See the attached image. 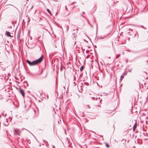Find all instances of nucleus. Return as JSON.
Listing matches in <instances>:
<instances>
[{
	"mask_svg": "<svg viewBox=\"0 0 148 148\" xmlns=\"http://www.w3.org/2000/svg\"><path fill=\"white\" fill-rule=\"evenodd\" d=\"M141 39L143 41H145L148 40V37L146 38L145 36L142 37Z\"/></svg>",
	"mask_w": 148,
	"mask_h": 148,
	"instance_id": "obj_5",
	"label": "nucleus"
},
{
	"mask_svg": "<svg viewBox=\"0 0 148 148\" xmlns=\"http://www.w3.org/2000/svg\"><path fill=\"white\" fill-rule=\"evenodd\" d=\"M14 133L15 135H19V132L16 130H14Z\"/></svg>",
	"mask_w": 148,
	"mask_h": 148,
	"instance_id": "obj_7",
	"label": "nucleus"
},
{
	"mask_svg": "<svg viewBox=\"0 0 148 148\" xmlns=\"http://www.w3.org/2000/svg\"><path fill=\"white\" fill-rule=\"evenodd\" d=\"M77 56H76V58H77Z\"/></svg>",
	"mask_w": 148,
	"mask_h": 148,
	"instance_id": "obj_36",
	"label": "nucleus"
},
{
	"mask_svg": "<svg viewBox=\"0 0 148 148\" xmlns=\"http://www.w3.org/2000/svg\"><path fill=\"white\" fill-rule=\"evenodd\" d=\"M117 56H120V55L119 54H118V55H117Z\"/></svg>",
	"mask_w": 148,
	"mask_h": 148,
	"instance_id": "obj_34",
	"label": "nucleus"
},
{
	"mask_svg": "<svg viewBox=\"0 0 148 148\" xmlns=\"http://www.w3.org/2000/svg\"><path fill=\"white\" fill-rule=\"evenodd\" d=\"M86 107L88 108H90L88 105H87L86 106Z\"/></svg>",
	"mask_w": 148,
	"mask_h": 148,
	"instance_id": "obj_18",
	"label": "nucleus"
},
{
	"mask_svg": "<svg viewBox=\"0 0 148 148\" xmlns=\"http://www.w3.org/2000/svg\"><path fill=\"white\" fill-rule=\"evenodd\" d=\"M106 146L107 148H109L110 147V146H109V145L107 143H106Z\"/></svg>",
	"mask_w": 148,
	"mask_h": 148,
	"instance_id": "obj_12",
	"label": "nucleus"
},
{
	"mask_svg": "<svg viewBox=\"0 0 148 148\" xmlns=\"http://www.w3.org/2000/svg\"><path fill=\"white\" fill-rule=\"evenodd\" d=\"M18 36H19V35H18Z\"/></svg>",
	"mask_w": 148,
	"mask_h": 148,
	"instance_id": "obj_48",
	"label": "nucleus"
},
{
	"mask_svg": "<svg viewBox=\"0 0 148 148\" xmlns=\"http://www.w3.org/2000/svg\"><path fill=\"white\" fill-rule=\"evenodd\" d=\"M73 83L75 84V82H74Z\"/></svg>",
	"mask_w": 148,
	"mask_h": 148,
	"instance_id": "obj_29",
	"label": "nucleus"
},
{
	"mask_svg": "<svg viewBox=\"0 0 148 148\" xmlns=\"http://www.w3.org/2000/svg\"><path fill=\"white\" fill-rule=\"evenodd\" d=\"M114 60H113V62H114Z\"/></svg>",
	"mask_w": 148,
	"mask_h": 148,
	"instance_id": "obj_44",
	"label": "nucleus"
},
{
	"mask_svg": "<svg viewBox=\"0 0 148 148\" xmlns=\"http://www.w3.org/2000/svg\"><path fill=\"white\" fill-rule=\"evenodd\" d=\"M26 86H29V85H28V84L27 83V82H26Z\"/></svg>",
	"mask_w": 148,
	"mask_h": 148,
	"instance_id": "obj_20",
	"label": "nucleus"
},
{
	"mask_svg": "<svg viewBox=\"0 0 148 148\" xmlns=\"http://www.w3.org/2000/svg\"><path fill=\"white\" fill-rule=\"evenodd\" d=\"M47 11L51 15V12L49 9H47Z\"/></svg>",
	"mask_w": 148,
	"mask_h": 148,
	"instance_id": "obj_10",
	"label": "nucleus"
},
{
	"mask_svg": "<svg viewBox=\"0 0 148 148\" xmlns=\"http://www.w3.org/2000/svg\"><path fill=\"white\" fill-rule=\"evenodd\" d=\"M135 124H136L135 123L133 127V131H135L136 128V127L137 126V125H136Z\"/></svg>",
	"mask_w": 148,
	"mask_h": 148,
	"instance_id": "obj_9",
	"label": "nucleus"
},
{
	"mask_svg": "<svg viewBox=\"0 0 148 148\" xmlns=\"http://www.w3.org/2000/svg\"><path fill=\"white\" fill-rule=\"evenodd\" d=\"M136 33L134 35V37H135L136 36Z\"/></svg>",
	"mask_w": 148,
	"mask_h": 148,
	"instance_id": "obj_25",
	"label": "nucleus"
},
{
	"mask_svg": "<svg viewBox=\"0 0 148 148\" xmlns=\"http://www.w3.org/2000/svg\"><path fill=\"white\" fill-rule=\"evenodd\" d=\"M134 147L135 148V146H134Z\"/></svg>",
	"mask_w": 148,
	"mask_h": 148,
	"instance_id": "obj_47",
	"label": "nucleus"
},
{
	"mask_svg": "<svg viewBox=\"0 0 148 148\" xmlns=\"http://www.w3.org/2000/svg\"><path fill=\"white\" fill-rule=\"evenodd\" d=\"M72 67L73 68V65H72Z\"/></svg>",
	"mask_w": 148,
	"mask_h": 148,
	"instance_id": "obj_49",
	"label": "nucleus"
},
{
	"mask_svg": "<svg viewBox=\"0 0 148 148\" xmlns=\"http://www.w3.org/2000/svg\"><path fill=\"white\" fill-rule=\"evenodd\" d=\"M19 92H20V93H21V94L22 95V96L23 97H24L25 95V93L24 90L23 89H22L21 88H19Z\"/></svg>",
	"mask_w": 148,
	"mask_h": 148,
	"instance_id": "obj_3",
	"label": "nucleus"
},
{
	"mask_svg": "<svg viewBox=\"0 0 148 148\" xmlns=\"http://www.w3.org/2000/svg\"><path fill=\"white\" fill-rule=\"evenodd\" d=\"M123 77H120V81H121L123 79Z\"/></svg>",
	"mask_w": 148,
	"mask_h": 148,
	"instance_id": "obj_15",
	"label": "nucleus"
},
{
	"mask_svg": "<svg viewBox=\"0 0 148 148\" xmlns=\"http://www.w3.org/2000/svg\"><path fill=\"white\" fill-rule=\"evenodd\" d=\"M22 56V58L23 59V56Z\"/></svg>",
	"mask_w": 148,
	"mask_h": 148,
	"instance_id": "obj_46",
	"label": "nucleus"
},
{
	"mask_svg": "<svg viewBox=\"0 0 148 148\" xmlns=\"http://www.w3.org/2000/svg\"><path fill=\"white\" fill-rule=\"evenodd\" d=\"M65 7L66 8V6H65Z\"/></svg>",
	"mask_w": 148,
	"mask_h": 148,
	"instance_id": "obj_53",
	"label": "nucleus"
},
{
	"mask_svg": "<svg viewBox=\"0 0 148 148\" xmlns=\"http://www.w3.org/2000/svg\"><path fill=\"white\" fill-rule=\"evenodd\" d=\"M132 69V68L131 69H129L128 71V72H130L131 73V71Z\"/></svg>",
	"mask_w": 148,
	"mask_h": 148,
	"instance_id": "obj_14",
	"label": "nucleus"
},
{
	"mask_svg": "<svg viewBox=\"0 0 148 148\" xmlns=\"http://www.w3.org/2000/svg\"><path fill=\"white\" fill-rule=\"evenodd\" d=\"M100 38V39H103V38Z\"/></svg>",
	"mask_w": 148,
	"mask_h": 148,
	"instance_id": "obj_38",
	"label": "nucleus"
},
{
	"mask_svg": "<svg viewBox=\"0 0 148 148\" xmlns=\"http://www.w3.org/2000/svg\"><path fill=\"white\" fill-rule=\"evenodd\" d=\"M53 148H55V146L53 145Z\"/></svg>",
	"mask_w": 148,
	"mask_h": 148,
	"instance_id": "obj_28",
	"label": "nucleus"
},
{
	"mask_svg": "<svg viewBox=\"0 0 148 148\" xmlns=\"http://www.w3.org/2000/svg\"><path fill=\"white\" fill-rule=\"evenodd\" d=\"M84 12H83V14H84Z\"/></svg>",
	"mask_w": 148,
	"mask_h": 148,
	"instance_id": "obj_41",
	"label": "nucleus"
},
{
	"mask_svg": "<svg viewBox=\"0 0 148 148\" xmlns=\"http://www.w3.org/2000/svg\"><path fill=\"white\" fill-rule=\"evenodd\" d=\"M136 35H137V38H138L139 37V34H138V33L137 32L136 33Z\"/></svg>",
	"mask_w": 148,
	"mask_h": 148,
	"instance_id": "obj_16",
	"label": "nucleus"
},
{
	"mask_svg": "<svg viewBox=\"0 0 148 148\" xmlns=\"http://www.w3.org/2000/svg\"><path fill=\"white\" fill-rule=\"evenodd\" d=\"M75 30H77L76 32H77V31L78 30V29H77H77H73V30H74V31H75Z\"/></svg>",
	"mask_w": 148,
	"mask_h": 148,
	"instance_id": "obj_17",
	"label": "nucleus"
},
{
	"mask_svg": "<svg viewBox=\"0 0 148 148\" xmlns=\"http://www.w3.org/2000/svg\"><path fill=\"white\" fill-rule=\"evenodd\" d=\"M144 61L147 64L148 63V56H145Z\"/></svg>",
	"mask_w": 148,
	"mask_h": 148,
	"instance_id": "obj_4",
	"label": "nucleus"
},
{
	"mask_svg": "<svg viewBox=\"0 0 148 148\" xmlns=\"http://www.w3.org/2000/svg\"><path fill=\"white\" fill-rule=\"evenodd\" d=\"M95 99V97H93L92 98V99L93 100H94Z\"/></svg>",
	"mask_w": 148,
	"mask_h": 148,
	"instance_id": "obj_22",
	"label": "nucleus"
},
{
	"mask_svg": "<svg viewBox=\"0 0 148 148\" xmlns=\"http://www.w3.org/2000/svg\"><path fill=\"white\" fill-rule=\"evenodd\" d=\"M127 72H124L121 75V77H123V78H124L125 76L126 75H127Z\"/></svg>",
	"mask_w": 148,
	"mask_h": 148,
	"instance_id": "obj_8",
	"label": "nucleus"
},
{
	"mask_svg": "<svg viewBox=\"0 0 148 148\" xmlns=\"http://www.w3.org/2000/svg\"><path fill=\"white\" fill-rule=\"evenodd\" d=\"M39 94H40V96H41V93L40 92H39Z\"/></svg>",
	"mask_w": 148,
	"mask_h": 148,
	"instance_id": "obj_26",
	"label": "nucleus"
},
{
	"mask_svg": "<svg viewBox=\"0 0 148 148\" xmlns=\"http://www.w3.org/2000/svg\"><path fill=\"white\" fill-rule=\"evenodd\" d=\"M84 68V66L83 65L82 66L80 69V71H82L83 70Z\"/></svg>",
	"mask_w": 148,
	"mask_h": 148,
	"instance_id": "obj_11",
	"label": "nucleus"
},
{
	"mask_svg": "<svg viewBox=\"0 0 148 148\" xmlns=\"http://www.w3.org/2000/svg\"><path fill=\"white\" fill-rule=\"evenodd\" d=\"M118 56H116V58H117V57H118Z\"/></svg>",
	"mask_w": 148,
	"mask_h": 148,
	"instance_id": "obj_39",
	"label": "nucleus"
},
{
	"mask_svg": "<svg viewBox=\"0 0 148 148\" xmlns=\"http://www.w3.org/2000/svg\"><path fill=\"white\" fill-rule=\"evenodd\" d=\"M6 120H7V121H8V119H6Z\"/></svg>",
	"mask_w": 148,
	"mask_h": 148,
	"instance_id": "obj_43",
	"label": "nucleus"
},
{
	"mask_svg": "<svg viewBox=\"0 0 148 148\" xmlns=\"http://www.w3.org/2000/svg\"><path fill=\"white\" fill-rule=\"evenodd\" d=\"M85 56H84V58L85 60Z\"/></svg>",
	"mask_w": 148,
	"mask_h": 148,
	"instance_id": "obj_31",
	"label": "nucleus"
},
{
	"mask_svg": "<svg viewBox=\"0 0 148 148\" xmlns=\"http://www.w3.org/2000/svg\"><path fill=\"white\" fill-rule=\"evenodd\" d=\"M95 60V61L96 62H97V63L98 64V62H97V60H96V59H95V60Z\"/></svg>",
	"mask_w": 148,
	"mask_h": 148,
	"instance_id": "obj_21",
	"label": "nucleus"
},
{
	"mask_svg": "<svg viewBox=\"0 0 148 148\" xmlns=\"http://www.w3.org/2000/svg\"><path fill=\"white\" fill-rule=\"evenodd\" d=\"M109 59H110V57H109Z\"/></svg>",
	"mask_w": 148,
	"mask_h": 148,
	"instance_id": "obj_40",
	"label": "nucleus"
},
{
	"mask_svg": "<svg viewBox=\"0 0 148 148\" xmlns=\"http://www.w3.org/2000/svg\"><path fill=\"white\" fill-rule=\"evenodd\" d=\"M57 94H58V92H57Z\"/></svg>",
	"mask_w": 148,
	"mask_h": 148,
	"instance_id": "obj_50",
	"label": "nucleus"
},
{
	"mask_svg": "<svg viewBox=\"0 0 148 148\" xmlns=\"http://www.w3.org/2000/svg\"><path fill=\"white\" fill-rule=\"evenodd\" d=\"M89 56H86V58H89Z\"/></svg>",
	"mask_w": 148,
	"mask_h": 148,
	"instance_id": "obj_24",
	"label": "nucleus"
},
{
	"mask_svg": "<svg viewBox=\"0 0 148 148\" xmlns=\"http://www.w3.org/2000/svg\"><path fill=\"white\" fill-rule=\"evenodd\" d=\"M43 58L44 56H41L39 58L31 62L28 60H27L26 61L30 66H32L40 63L42 61Z\"/></svg>",
	"mask_w": 148,
	"mask_h": 148,
	"instance_id": "obj_1",
	"label": "nucleus"
},
{
	"mask_svg": "<svg viewBox=\"0 0 148 148\" xmlns=\"http://www.w3.org/2000/svg\"><path fill=\"white\" fill-rule=\"evenodd\" d=\"M101 137H103V136H101Z\"/></svg>",
	"mask_w": 148,
	"mask_h": 148,
	"instance_id": "obj_52",
	"label": "nucleus"
},
{
	"mask_svg": "<svg viewBox=\"0 0 148 148\" xmlns=\"http://www.w3.org/2000/svg\"><path fill=\"white\" fill-rule=\"evenodd\" d=\"M101 62V64H102V63L101 62Z\"/></svg>",
	"mask_w": 148,
	"mask_h": 148,
	"instance_id": "obj_37",
	"label": "nucleus"
},
{
	"mask_svg": "<svg viewBox=\"0 0 148 148\" xmlns=\"http://www.w3.org/2000/svg\"><path fill=\"white\" fill-rule=\"evenodd\" d=\"M82 16L83 17H84V16L83 15H82Z\"/></svg>",
	"mask_w": 148,
	"mask_h": 148,
	"instance_id": "obj_32",
	"label": "nucleus"
},
{
	"mask_svg": "<svg viewBox=\"0 0 148 148\" xmlns=\"http://www.w3.org/2000/svg\"><path fill=\"white\" fill-rule=\"evenodd\" d=\"M84 84H85L86 85H88V84L87 83H84Z\"/></svg>",
	"mask_w": 148,
	"mask_h": 148,
	"instance_id": "obj_19",
	"label": "nucleus"
},
{
	"mask_svg": "<svg viewBox=\"0 0 148 148\" xmlns=\"http://www.w3.org/2000/svg\"><path fill=\"white\" fill-rule=\"evenodd\" d=\"M34 137H35V138H36V140H37L36 138V137H35L34 136Z\"/></svg>",
	"mask_w": 148,
	"mask_h": 148,
	"instance_id": "obj_33",
	"label": "nucleus"
},
{
	"mask_svg": "<svg viewBox=\"0 0 148 148\" xmlns=\"http://www.w3.org/2000/svg\"><path fill=\"white\" fill-rule=\"evenodd\" d=\"M94 57V56H92V57H91L90 58H91V60L90 61L91 62H93V60H92V57Z\"/></svg>",
	"mask_w": 148,
	"mask_h": 148,
	"instance_id": "obj_13",
	"label": "nucleus"
},
{
	"mask_svg": "<svg viewBox=\"0 0 148 148\" xmlns=\"http://www.w3.org/2000/svg\"><path fill=\"white\" fill-rule=\"evenodd\" d=\"M92 66V68H93V66Z\"/></svg>",
	"mask_w": 148,
	"mask_h": 148,
	"instance_id": "obj_45",
	"label": "nucleus"
},
{
	"mask_svg": "<svg viewBox=\"0 0 148 148\" xmlns=\"http://www.w3.org/2000/svg\"><path fill=\"white\" fill-rule=\"evenodd\" d=\"M91 64H92V63H91Z\"/></svg>",
	"mask_w": 148,
	"mask_h": 148,
	"instance_id": "obj_51",
	"label": "nucleus"
},
{
	"mask_svg": "<svg viewBox=\"0 0 148 148\" xmlns=\"http://www.w3.org/2000/svg\"><path fill=\"white\" fill-rule=\"evenodd\" d=\"M142 27L143 28H145V29H146V27L145 28H144V27L143 26H142Z\"/></svg>",
	"mask_w": 148,
	"mask_h": 148,
	"instance_id": "obj_27",
	"label": "nucleus"
},
{
	"mask_svg": "<svg viewBox=\"0 0 148 148\" xmlns=\"http://www.w3.org/2000/svg\"><path fill=\"white\" fill-rule=\"evenodd\" d=\"M40 101H40V100H39V102H40Z\"/></svg>",
	"mask_w": 148,
	"mask_h": 148,
	"instance_id": "obj_35",
	"label": "nucleus"
},
{
	"mask_svg": "<svg viewBox=\"0 0 148 148\" xmlns=\"http://www.w3.org/2000/svg\"><path fill=\"white\" fill-rule=\"evenodd\" d=\"M60 69L61 70H62V68L61 67L60 68Z\"/></svg>",
	"mask_w": 148,
	"mask_h": 148,
	"instance_id": "obj_30",
	"label": "nucleus"
},
{
	"mask_svg": "<svg viewBox=\"0 0 148 148\" xmlns=\"http://www.w3.org/2000/svg\"><path fill=\"white\" fill-rule=\"evenodd\" d=\"M113 126L114 127V131L115 130V127H114V125Z\"/></svg>",
	"mask_w": 148,
	"mask_h": 148,
	"instance_id": "obj_23",
	"label": "nucleus"
},
{
	"mask_svg": "<svg viewBox=\"0 0 148 148\" xmlns=\"http://www.w3.org/2000/svg\"><path fill=\"white\" fill-rule=\"evenodd\" d=\"M98 78L101 80L103 79L104 78V75L103 73L102 72H100L97 74Z\"/></svg>",
	"mask_w": 148,
	"mask_h": 148,
	"instance_id": "obj_2",
	"label": "nucleus"
},
{
	"mask_svg": "<svg viewBox=\"0 0 148 148\" xmlns=\"http://www.w3.org/2000/svg\"><path fill=\"white\" fill-rule=\"evenodd\" d=\"M90 26H91V27H92V25H90Z\"/></svg>",
	"mask_w": 148,
	"mask_h": 148,
	"instance_id": "obj_42",
	"label": "nucleus"
},
{
	"mask_svg": "<svg viewBox=\"0 0 148 148\" xmlns=\"http://www.w3.org/2000/svg\"><path fill=\"white\" fill-rule=\"evenodd\" d=\"M6 35L10 37H11V36L10 35V33L8 31L6 32Z\"/></svg>",
	"mask_w": 148,
	"mask_h": 148,
	"instance_id": "obj_6",
	"label": "nucleus"
}]
</instances>
